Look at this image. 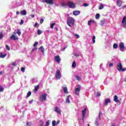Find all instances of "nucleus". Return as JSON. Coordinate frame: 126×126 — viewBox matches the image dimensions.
Segmentation results:
<instances>
[{"mask_svg": "<svg viewBox=\"0 0 126 126\" xmlns=\"http://www.w3.org/2000/svg\"><path fill=\"white\" fill-rule=\"evenodd\" d=\"M5 35V33L3 32V31L0 32V39H2L3 38V35Z\"/></svg>", "mask_w": 126, "mask_h": 126, "instance_id": "obj_23", "label": "nucleus"}, {"mask_svg": "<svg viewBox=\"0 0 126 126\" xmlns=\"http://www.w3.org/2000/svg\"><path fill=\"white\" fill-rule=\"evenodd\" d=\"M39 100L40 102H44V101H46V100H47V94H45L41 95L39 97Z\"/></svg>", "mask_w": 126, "mask_h": 126, "instance_id": "obj_3", "label": "nucleus"}, {"mask_svg": "<svg viewBox=\"0 0 126 126\" xmlns=\"http://www.w3.org/2000/svg\"><path fill=\"white\" fill-rule=\"evenodd\" d=\"M12 65H13V66H16V65H17V64L16 63V62H14L12 63Z\"/></svg>", "mask_w": 126, "mask_h": 126, "instance_id": "obj_41", "label": "nucleus"}, {"mask_svg": "<svg viewBox=\"0 0 126 126\" xmlns=\"http://www.w3.org/2000/svg\"><path fill=\"white\" fill-rule=\"evenodd\" d=\"M44 22V19H41L40 20V24H42Z\"/></svg>", "mask_w": 126, "mask_h": 126, "instance_id": "obj_45", "label": "nucleus"}, {"mask_svg": "<svg viewBox=\"0 0 126 126\" xmlns=\"http://www.w3.org/2000/svg\"><path fill=\"white\" fill-rule=\"evenodd\" d=\"M61 5L62 6H66V3H65V2H62L61 3Z\"/></svg>", "mask_w": 126, "mask_h": 126, "instance_id": "obj_40", "label": "nucleus"}, {"mask_svg": "<svg viewBox=\"0 0 126 126\" xmlns=\"http://www.w3.org/2000/svg\"><path fill=\"white\" fill-rule=\"evenodd\" d=\"M37 44H38V42H35V43L33 44V47H36V46H37Z\"/></svg>", "mask_w": 126, "mask_h": 126, "instance_id": "obj_47", "label": "nucleus"}, {"mask_svg": "<svg viewBox=\"0 0 126 126\" xmlns=\"http://www.w3.org/2000/svg\"><path fill=\"white\" fill-rule=\"evenodd\" d=\"M122 24H123L122 25L123 27L124 28H126V16L124 17V18L122 20Z\"/></svg>", "mask_w": 126, "mask_h": 126, "instance_id": "obj_9", "label": "nucleus"}, {"mask_svg": "<svg viewBox=\"0 0 126 126\" xmlns=\"http://www.w3.org/2000/svg\"><path fill=\"white\" fill-rule=\"evenodd\" d=\"M100 96H101V94L97 92L96 93V97H100Z\"/></svg>", "mask_w": 126, "mask_h": 126, "instance_id": "obj_38", "label": "nucleus"}, {"mask_svg": "<svg viewBox=\"0 0 126 126\" xmlns=\"http://www.w3.org/2000/svg\"><path fill=\"white\" fill-rule=\"evenodd\" d=\"M3 91V88L0 87V92H2Z\"/></svg>", "mask_w": 126, "mask_h": 126, "instance_id": "obj_54", "label": "nucleus"}, {"mask_svg": "<svg viewBox=\"0 0 126 126\" xmlns=\"http://www.w3.org/2000/svg\"><path fill=\"white\" fill-rule=\"evenodd\" d=\"M99 17H100V14H96L95 15V18L96 19H99Z\"/></svg>", "mask_w": 126, "mask_h": 126, "instance_id": "obj_35", "label": "nucleus"}, {"mask_svg": "<svg viewBox=\"0 0 126 126\" xmlns=\"http://www.w3.org/2000/svg\"><path fill=\"white\" fill-rule=\"evenodd\" d=\"M11 40H13L14 41H16L17 40H18V38L16 36H15V35L14 34H12V36H11Z\"/></svg>", "mask_w": 126, "mask_h": 126, "instance_id": "obj_15", "label": "nucleus"}, {"mask_svg": "<svg viewBox=\"0 0 126 126\" xmlns=\"http://www.w3.org/2000/svg\"><path fill=\"white\" fill-rule=\"evenodd\" d=\"M31 17L32 18H33L35 17V15H33V14H32V15H31Z\"/></svg>", "mask_w": 126, "mask_h": 126, "instance_id": "obj_55", "label": "nucleus"}, {"mask_svg": "<svg viewBox=\"0 0 126 126\" xmlns=\"http://www.w3.org/2000/svg\"><path fill=\"white\" fill-rule=\"evenodd\" d=\"M56 124H57V122H56V121L54 120L52 121V126H56Z\"/></svg>", "mask_w": 126, "mask_h": 126, "instance_id": "obj_31", "label": "nucleus"}, {"mask_svg": "<svg viewBox=\"0 0 126 126\" xmlns=\"http://www.w3.org/2000/svg\"><path fill=\"white\" fill-rule=\"evenodd\" d=\"M39 88H40V86L39 85H38L37 86L34 87V91L37 92V91H38L39 90Z\"/></svg>", "mask_w": 126, "mask_h": 126, "instance_id": "obj_22", "label": "nucleus"}, {"mask_svg": "<svg viewBox=\"0 0 126 126\" xmlns=\"http://www.w3.org/2000/svg\"><path fill=\"white\" fill-rule=\"evenodd\" d=\"M74 56L76 57H79V54H74Z\"/></svg>", "mask_w": 126, "mask_h": 126, "instance_id": "obj_52", "label": "nucleus"}, {"mask_svg": "<svg viewBox=\"0 0 126 126\" xmlns=\"http://www.w3.org/2000/svg\"><path fill=\"white\" fill-rule=\"evenodd\" d=\"M43 33V32L41 30H38L37 31V34L38 35H41Z\"/></svg>", "mask_w": 126, "mask_h": 126, "instance_id": "obj_26", "label": "nucleus"}, {"mask_svg": "<svg viewBox=\"0 0 126 126\" xmlns=\"http://www.w3.org/2000/svg\"><path fill=\"white\" fill-rule=\"evenodd\" d=\"M32 93L31 92H29L27 93V97L28 98L30 96H31Z\"/></svg>", "mask_w": 126, "mask_h": 126, "instance_id": "obj_30", "label": "nucleus"}, {"mask_svg": "<svg viewBox=\"0 0 126 126\" xmlns=\"http://www.w3.org/2000/svg\"><path fill=\"white\" fill-rule=\"evenodd\" d=\"M17 34H18L19 36H20L21 35V32H20V30H18V31L17 32Z\"/></svg>", "mask_w": 126, "mask_h": 126, "instance_id": "obj_33", "label": "nucleus"}, {"mask_svg": "<svg viewBox=\"0 0 126 126\" xmlns=\"http://www.w3.org/2000/svg\"><path fill=\"white\" fill-rule=\"evenodd\" d=\"M75 23V19L72 17H68L67 18L66 24L69 27H72L74 26Z\"/></svg>", "mask_w": 126, "mask_h": 126, "instance_id": "obj_1", "label": "nucleus"}, {"mask_svg": "<svg viewBox=\"0 0 126 126\" xmlns=\"http://www.w3.org/2000/svg\"><path fill=\"white\" fill-rule=\"evenodd\" d=\"M75 78L76 79H77V80H79V76L78 75L76 76Z\"/></svg>", "mask_w": 126, "mask_h": 126, "instance_id": "obj_48", "label": "nucleus"}, {"mask_svg": "<svg viewBox=\"0 0 126 126\" xmlns=\"http://www.w3.org/2000/svg\"><path fill=\"white\" fill-rule=\"evenodd\" d=\"M27 126H31V125H29V123H27Z\"/></svg>", "mask_w": 126, "mask_h": 126, "instance_id": "obj_60", "label": "nucleus"}, {"mask_svg": "<svg viewBox=\"0 0 126 126\" xmlns=\"http://www.w3.org/2000/svg\"><path fill=\"white\" fill-rule=\"evenodd\" d=\"M119 47L120 49V51L122 52L125 51V44L123 42H121L119 44Z\"/></svg>", "mask_w": 126, "mask_h": 126, "instance_id": "obj_8", "label": "nucleus"}, {"mask_svg": "<svg viewBox=\"0 0 126 126\" xmlns=\"http://www.w3.org/2000/svg\"><path fill=\"white\" fill-rule=\"evenodd\" d=\"M118 44H117V43H114V44H113V48H114V49H118Z\"/></svg>", "mask_w": 126, "mask_h": 126, "instance_id": "obj_27", "label": "nucleus"}, {"mask_svg": "<svg viewBox=\"0 0 126 126\" xmlns=\"http://www.w3.org/2000/svg\"><path fill=\"white\" fill-rule=\"evenodd\" d=\"M100 23L101 24V25H104V24L105 23V20H101Z\"/></svg>", "mask_w": 126, "mask_h": 126, "instance_id": "obj_39", "label": "nucleus"}, {"mask_svg": "<svg viewBox=\"0 0 126 126\" xmlns=\"http://www.w3.org/2000/svg\"><path fill=\"white\" fill-rule=\"evenodd\" d=\"M114 65V63H110V64H109V66L110 67H112V66H113Z\"/></svg>", "mask_w": 126, "mask_h": 126, "instance_id": "obj_50", "label": "nucleus"}, {"mask_svg": "<svg viewBox=\"0 0 126 126\" xmlns=\"http://www.w3.org/2000/svg\"><path fill=\"white\" fill-rule=\"evenodd\" d=\"M101 115H102V112H99V118H100V116H101Z\"/></svg>", "mask_w": 126, "mask_h": 126, "instance_id": "obj_56", "label": "nucleus"}, {"mask_svg": "<svg viewBox=\"0 0 126 126\" xmlns=\"http://www.w3.org/2000/svg\"><path fill=\"white\" fill-rule=\"evenodd\" d=\"M6 56H7V54H2V53H0V58L1 59H4V58H5V57H6Z\"/></svg>", "mask_w": 126, "mask_h": 126, "instance_id": "obj_20", "label": "nucleus"}, {"mask_svg": "<svg viewBox=\"0 0 126 126\" xmlns=\"http://www.w3.org/2000/svg\"><path fill=\"white\" fill-rule=\"evenodd\" d=\"M88 5H89V4H88L87 3H84L83 4V6H85V7L88 6Z\"/></svg>", "mask_w": 126, "mask_h": 126, "instance_id": "obj_42", "label": "nucleus"}, {"mask_svg": "<svg viewBox=\"0 0 126 126\" xmlns=\"http://www.w3.org/2000/svg\"><path fill=\"white\" fill-rule=\"evenodd\" d=\"M60 121H57V122L56 123V124L59 125V124H60Z\"/></svg>", "mask_w": 126, "mask_h": 126, "instance_id": "obj_57", "label": "nucleus"}, {"mask_svg": "<svg viewBox=\"0 0 126 126\" xmlns=\"http://www.w3.org/2000/svg\"><path fill=\"white\" fill-rule=\"evenodd\" d=\"M37 26H38V23H35V24H34V27H37Z\"/></svg>", "mask_w": 126, "mask_h": 126, "instance_id": "obj_53", "label": "nucleus"}, {"mask_svg": "<svg viewBox=\"0 0 126 126\" xmlns=\"http://www.w3.org/2000/svg\"><path fill=\"white\" fill-rule=\"evenodd\" d=\"M103 8H104V5H103V4H100L99 9L101 10V9H103Z\"/></svg>", "mask_w": 126, "mask_h": 126, "instance_id": "obj_28", "label": "nucleus"}, {"mask_svg": "<svg viewBox=\"0 0 126 126\" xmlns=\"http://www.w3.org/2000/svg\"><path fill=\"white\" fill-rule=\"evenodd\" d=\"M68 6L70 8H74L75 7V5L73 2L69 1L68 2Z\"/></svg>", "mask_w": 126, "mask_h": 126, "instance_id": "obj_6", "label": "nucleus"}, {"mask_svg": "<svg viewBox=\"0 0 126 126\" xmlns=\"http://www.w3.org/2000/svg\"><path fill=\"white\" fill-rule=\"evenodd\" d=\"M55 111L57 112V113H58V114H60V115L62 114L61 110L59 109V107H55Z\"/></svg>", "mask_w": 126, "mask_h": 126, "instance_id": "obj_16", "label": "nucleus"}, {"mask_svg": "<svg viewBox=\"0 0 126 126\" xmlns=\"http://www.w3.org/2000/svg\"><path fill=\"white\" fill-rule=\"evenodd\" d=\"M21 71H22V72H24V71H25V68H24V67H22V68H21Z\"/></svg>", "mask_w": 126, "mask_h": 126, "instance_id": "obj_43", "label": "nucleus"}, {"mask_svg": "<svg viewBox=\"0 0 126 126\" xmlns=\"http://www.w3.org/2000/svg\"><path fill=\"white\" fill-rule=\"evenodd\" d=\"M72 67L74 68H75V67H76V63H75V61L73 62L72 64Z\"/></svg>", "mask_w": 126, "mask_h": 126, "instance_id": "obj_24", "label": "nucleus"}, {"mask_svg": "<svg viewBox=\"0 0 126 126\" xmlns=\"http://www.w3.org/2000/svg\"><path fill=\"white\" fill-rule=\"evenodd\" d=\"M75 36L76 37L77 39H78V38H79V35L77 34H75Z\"/></svg>", "mask_w": 126, "mask_h": 126, "instance_id": "obj_49", "label": "nucleus"}, {"mask_svg": "<svg viewBox=\"0 0 126 126\" xmlns=\"http://www.w3.org/2000/svg\"><path fill=\"white\" fill-rule=\"evenodd\" d=\"M93 23H94V21L90 20L88 22V25H91V24Z\"/></svg>", "mask_w": 126, "mask_h": 126, "instance_id": "obj_32", "label": "nucleus"}, {"mask_svg": "<svg viewBox=\"0 0 126 126\" xmlns=\"http://www.w3.org/2000/svg\"><path fill=\"white\" fill-rule=\"evenodd\" d=\"M66 49V47H64L62 51H64Z\"/></svg>", "mask_w": 126, "mask_h": 126, "instance_id": "obj_59", "label": "nucleus"}, {"mask_svg": "<svg viewBox=\"0 0 126 126\" xmlns=\"http://www.w3.org/2000/svg\"><path fill=\"white\" fill-rule=\"evenodd\" d=\"M73 15H75V16H77V15H79L80 14V11L75 10L73 12Z\"/></svg>", "mask_w": 126, "mask_h": 126, "instance_id": "obj_14", "label": "nucleus"}, {"mask_svg": "<svg viewBox=\"0 0 126 126\" xmlns=\"http://www.w3.org/2000/svg\"><path fill=\"white\" fill-rule=\"evenodd\" d=\"M111 126H116L115 125L113 124L111 125Z\"/></svg>", "mask_w": 126, "mask_h": 126, "instance_id": "obj_64", "label": "nucleus"}, {"mask_svg": "<svg viewBox=\"0 0 126 126\" xmlns=\"http://www.w3.org/2000/svg\"><path fill=\"white\" fill-rule=\"evenodd\" d=\"M55 76L57 79H61L62 75H61V71L60 70H57Z\"/></svg>", "mask_w": 126, "mask_h": 126, "instance_id": "obj_4", "label": "nucleus"}, {"mask_svg": "<svg viewBox=\"0 0 126 126\" xmlns=\"http://www.w3.org/2000/svg\"><path fill=\"white\" fill-rule=\"evenodd\" d=\"M39 50H40L41 53H42V54L44 53L45 52V48H44V47H43V46H41L39 48Z\"/></svg>", "mask_w": 126, "mask_h": 126, "instance_id": "obj_19", "label": "nucleus"}, {"mask_svg": "<svg viewBox=\"0 0 126 126\" xmlns=\"http://www.w3.org/2000/svg\"><path fill=\"white\" fill-rule=\"evenodd\" d=\"M126 7V5H125L123 6L122 8H125V7Z\"/></svg>", "mask_w": 126, "mask_h": 126, "instance_id": "obj_61", "label": "nucleus"}, {"mask_svg": "<svg viewBox=\"0 0 126 126\" xmlns=\"http://www.w3.org/2000/svg\"><path fill=\"white\" fill-rule=\"evenodd\" d=\"M34 101V100L32 99L29 101L30 104H32V103H33V101Z\"/></svg>", "mask_w": 126, "mask_h": 126, "instance_id": "obj_51", "label": "nucleus"}, {"mask_svg": "<svg viewBox=\"0 0 126 126\" xmlns=\"http://www.w3.org/2000/svg\"><path fill=\"white\" fill-rule=\"evenodd\" d=\"M95 39H96V37L95 36H93L92 38V41L94 43H95Z\"/></svg>", "mask_w": 126, "mask_h": 126, "instance_id": "obj_36", "label": "nucleus"}, {"mask_svg": "<svg viewBox=\"0 0 126 126\" xmlns=\"http://www.w3.org/2000/svg\"><path fill=\"white\" fill-rule=\"evenodd\" d=\"M86 115V108L82 111V121L84 122V118H85V115Z\"/></svg>", "mask_w": 126, "mask_h": 126, "instance_id": "obj_11", "label": "nucleus"}, {"mask_svg": "<svg viewBox=\"0 0 126 126\" xmlns=\"http://www.w3.org/2000/svg\"><path fill=\"white\" fill-rule=\"evenodd\" d=\"M114 102H118V103H121V102H120V100L118 98V96H117L116 95H114Z\"/></svg>", "mask_w": 126, "mask_h": 126, "instance_id": "obj_17", "label": "nucleus"}, {"mask_svg": "<svg viewBox=\"0 0 126 126\" xmlns=\"http://www.w3.org/2000/svg\"><path fill=\"white\" fill-rule=\"evenodd\" d=\"M6 49L7 50V51H10V47L8 46L7 44L5 45Z\"/></svg>", "mask_w": 126, "mask_h": 126, "instance_id": "obj_29", "label": "nucleus"}, {"mask_svg": "<svg viewBox=\"0 0 126 126\" xmlns=\"http://www.w3.org/2000/svg\"><path fill=\"white\" fill-rule=\"evenodd\" d=\"M63 90L64 91V93H65L66 94H68V92L67 91V88L63 87Z\"/></svg>", "mask_w": 126, "mask_h": 126, "instance_id": "obj_21", "label": "nucleus"}, {"mask_svg": "<svg viewBox=\"0 0 126 126\" xmlns=\"http://www.w3.org/2000/svg\"><path fill=\"white\" fill-rule=\"evenodd\" d=\"M50 126V121H48L45 124V126Z\"/></svg>", "mask_w": 126, "mask_h": 126, "instance_id": "obj_37", "label": "nucleus"}, {"mask_svg": "<svg viewBox=\"0 0 126 126\" xmlns=\"http://www.w3.org/2000/svg\"><path fill=\"white\" fill-rule=\"evenodd\" d=\"M117 69L118 70V71H126V68H123V65H122V63H119L117 64Z\"/></svg>", "mask_w": 126, "mask_h": 126, "instance_id": "obj_2", "label": "nucleus"}, {"mask_svg": "<svg viewBox=\"0 0 126 126\" xmlns=\"http://www.w3.org/2000/svg\"><path fill=\"white\" fill-rule=\"evenodd\" d=\"M95 125L96 126H99V124H98V120H97L96 121H95Z\"/></svg>", "mask_w": 126, "mask_h": 126, "instance_id": "obj_44", "label": "nucleus"}, {"mask_svg": "<svg viewBox=\"0 0 126 126\" xmlns=\"http://www.w3.org/2000/svg\"><path fill=\"white\" fill-rule=\"evenodd\" d=\"M24 23V21H23V20H21L20 25H22V24H23Z\"/></svg>", "mask_w": 126, "mask_h": 126, "instance_id": "obj_46", "label": "nucleus"}, {"mask_svg": "<svg viewBox=\"0 0 126 126\" xmlns=\"http://www.w3.org/2000/svg\"><path fill=\"white\" fill-rule=\"evenodd\" d=\"M54 60L55 62L58 63H61V61L62 60V59H61V57H60L59 55L55 56Z\"/></svg>", "mask_w": 126, "mask_h": 126, "instance_id": "obj_7", "label": "nucleus"}, {"mask_svg": "<svg viewBox=\"0 0 126 126\" xmlns=\"http://www.w3.org/2000/svg\"><path fill=\"white\" fill-rule=\"evenodd\" d=\"M55 29L56 30V31H59V29H58V28H55Z\"/></svg>", "mask_w": 126, "mask_h": 126, "instance_id": "obj_62", "label": "nucleus"}, {"mask_svg": "<svg viewBox=\"0 0 126 126\" xmlns=\"http://www.w3.org/2000/svg\"><path fill=\"white\" fill-rule=\"evenodd\" d=\"M123 4V1L121 0H117V5L119 7H121V6Z\"/></svg>", "mask_w": 126, "mask_h": 126, "instance_id": "obj_13", "label": "nucleus"}, {"mask_svg": "<svg viewBox=\"0 0 126 126\" xmlns=\"http://www.w3.org/2000/svg\"><path fill=\"white\" fill-rule=\"evenodd\" d=\"M42 2H46L48 4H54V1L53 0H43Z\"/></svg>", "mask_w": 126, "mask_h": 126, "instance_id": "obj_10", "label": "nucleus"}, {"mask_svg": "<svg viewBox=\"0 0 126 126\" xmlns=\"http://www.w3.org/2000/svg\"><path fill=\"white\" fill-rule=\"evenodd\" d=\"M55 25H56V23H53L50 26V28H51V29H53V28H54V26H55Z\"/></svg>", "mask_w": 126, "mask_h": 126, "instance_id": "obj_34", "label": "nucleus"}, {"mask_svg": "<svg viewBox=\"0 0 126 126\" xmlns=\"http://www.w3.org/2000/svg\"><path fill=\"white\" fill-rule=\"evenodd\" d=\"M21 13L23 15H26V14H27V12H26V10H25L21 11Z\"/></svg>", "mask_w": 126, "mask_h": 126, "instance_id": "obj_25", "label": "nucleus"}, {"mask_svg": "<svg viewBox=\"0 0 126 126\" xmlns=\"http://www.w3.org/2000/svg\"><path fill=\"white\" fill-rule=\"evenodd\" d=\"M78 88H76L75 90V94L76 95H79V92H80V89H81V87L78 85L77 86Z\"/></svg>", "mask_w": 126, "mask_h": 126, "instance_id": "obj_5", "label": "nucleus"}, {"mask_svg": "<svg viewBox=\"0 0 126 126\" xmlns=\"http://www.w3.org/2000/svg\"><path fill=\"white\" fill-rule=\"evenodd\" d=\"M70 97V95H67L66 96V100H65V103H70V101L69 100V97Z\"/></svg>", "mask_w": 126, "mask_h": 126, "instance_id": "obj_18", "label": "nucleus"}, {"mask_svg": "<svg viewBox=\"0 0 126 126\" xmlns=\"http://www.w3.org/2000/svg\"><path fill=\"white\" fill-rule=\"evenodd\" d=\"M16 14H17V15H18V14H19V11H17Z\"/></svg>", "mask_w": 126, "mask_h": 126, "instance_id": "obj_58", "label": "nucleus"}, {"mask_svg": "<svg viewBox=\"0 0 126 126\" xmlns=\"http://www.w3.org/2000/svg\"><path fill=\"white\" fill-rule=\"evenodd\" d=\"M0 74H3L2 71L0 72Z\"/></svg>", "mask_w": 126, "mask_h": 126, "instance_id": "obj_63", "label": "nucleus"}, {"mask_svg": "<svg viewBox=\"0 0 126 126\" xmlns=\"http://www.w3.org/2000/svg\"><path fill=\"white\" fill-rule=\"evenodd\" d=\"M109 103H111V99L110 98H106L104 102V105L107 106Z\"/></svg>", "mask_w": 126, "mask_h": 126, "instance_id": "obj_12", "label": "nucleus"}]
</instances>
